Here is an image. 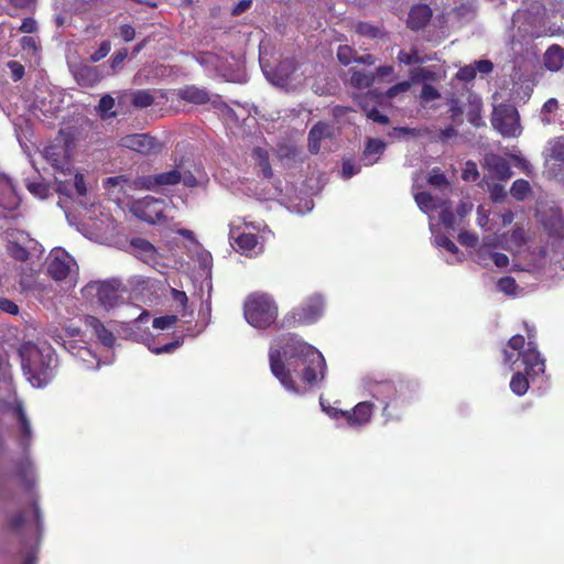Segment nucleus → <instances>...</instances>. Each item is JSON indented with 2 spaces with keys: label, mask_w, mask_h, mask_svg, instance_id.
<instances>
[{
  "label": "nucleus",
  "mask_w": 564,
  "mask_h": 564,
  "mask_svg": "<svg viewBox=\"0 0 564 564\" xmlns=\"http://www.w3.org/2000/svg\"><path fill=\"white\" fill-rule=\"evenodd\" d=\"M269 361L272 375L288 391L294 393L300 390L291 369L297 371L302 367L301 380L308 386L322 381L326 372L322 352L295 334H285L274 340L269 349Z\"/></svg>",
  "instance_id": "f257e3e1"
},
{
  "label": "nucleus",
  "mask_w": 564,
  "mask_h": 564,
  "mask_svg": "<svg viewBox=\"0 0 564 564\" xmlns=\"http://www.w3.org/2000/svg\"><path fill=\"white\" fill-rule=\"evenodd\" d=\"M427 183L436 188L449 186V182L447 181L445 174L440 171V169L432 170L429 175Z\"/></svg>",
  "instance_id": "79ce46f5"
},
{
  "label": "nucleus",
  "mask_w": 564,
  "mask_h": 564,
  "mask_svg": "<svg viewBox=\"0 0 564 564\" xmlns=\"http://www.w3.org/2000/svg\"><path fill=\"white\" fill-rule=\"evenodd\" d=\"M182 181V174L177 170L141 176L134 180L135 188L153 189L164 185H176Z\"/></svg>",
  "instance_id": "4468645a"
},
{
  "label": "nucleus",
  "mask_w": 564,
  "mask_h": 564,
  "mask_svg": "<svg viewBox=\"0 0 564 564\" xmlns=\"http://www.w3.org/2000/svg\"><path fill=\"white\" fill-rule=\"evenodd\" d=\"M35 0H0V4L10 15H15L18 11L31 8Z\"/></svg>",
  "instance_id": "c9c22d12"
},
{
  "label": "nucleus",
  "mask_w": 564,
  "mask_h": 564,
  "mask_svg": "<svg viewBox=\"0 0 564 564\" xmlns=\"http://www.w3.org/2000/svg\"><path fill=\"white\" fill-rule=\"evenodd\" d=\"M474 67L476 68V73L489 74L494 69V64L489 59H480L475 62Z\"/></svg>",
  "instance_id": "338daca9"
},
{
  "label": "nucleus",
  "mask_w": 564,
  "mask_h": 564,
  "mask_svg": "<svg viewBox=\"0 0 564 564\" xmlns=\"http://www.w3.org/2000/svg\"><path fill=\"white\" fill-rule=\"evenodd\" d=\"M448 113H449V118L454 121V122H458L460 123L462 122V115L464 113V110H463V107L460 106V102L458 99L456 98H452L449 100V109H448Z\"/></svg>",
  "instance_id": "3c124183"
},
{
  "label": "nucleus",
  "mask_w": 564,
  "mask_h": 564,
  "mask_svg": "<svg viewBox=\"0 0 564 564\" xmlns=\"http://www.w3.org/2000/svg\"><path fill=\"white\" fill-rule=\"evenodd\" d=\"M73 258L63 249H54L46 259L47 274L55 281H63L70 272Z\"/></svg>",
  "instance_id": "9b49d317"
},
{
  "label": "nucleus",
  "mask_w": 564,
  "mask_h": 564,
  "mask_svg": "<svg viewBox=\"0 0 564 564\" xmlns=\"http://www.w3.org/2000/svg\"><path fill=\"white\" fill-rule=\"evenodd\" d=\"M530 192V183L523 178L516 180L510 188L511 196L517 200H523Z\"/></svg>",
  "instance_id": "e433bc0d"
},
{
  "label": "nucleus",
  "mask_w": 564,
  "mask_h": 564,
  "mask_svg": "<svg viewBox=\"0 0 564 564\" xmlns=\"http://www.w3.org/2000/svg\"><path fill=\"white\" fill-rule=\"evenodd\" d=\"M69 72L77 83L83 88H93L97 86L104 78L102 66H95L84 62L68 64Z\"/></svg>",
  "instance_id": "9d476101"
},
{
  "label": "nucleus",
  "mask_w": 564,
  "mask_h": 564,
  "mask_svg": "<svg viewBox=\"0 0 564 564\" xmlns=\"http://www.w3.org/2000/svg\"><path fill=\"white\" fill-rule=\"evenodd\" d=\"M133 254L147 264L154 265L159 263L158 249L144 238H132L130 241Z\"/></svg>",
  "instance_id": "a211bd4d"
},
{
  "label": "nucleus",
  "mask_w": 564,
  "mask_h": 564,
  "mask_svg": "<svg viewBox=\"0 0 564 564\" xmlns=\"http://www.w3.org/2000/svg\"><path fill=\"white\" fill-rule=\"evenodd\" d=\"M15 413H17V417H18L21 434H22L21 443L23 446H26L32 436L31 425H30V422H29L26 414H25L24 410L22 409V406H18L15 410Z\"/></svg>",
  "instance_id": "473e14b6"
},
{
  "label": "nucleus",
  "mask_w": 564,
  "mask_h": 564,
  "mask_svg": "<svg viewBox=\"0 0 564 564\" xmlns=\"http://www.w3.org/2000/svg\"><path fill=\"white\" fill-rule=\"evenodd\" d=\"M350 78L349 84L356 89H366L375 83V74L364 69L351 67L348 70Z\"/></svg>",
  "instance_id": "393cba45"
},
{
  "label": "nucleus",
  "mask_w": 564,
  "mask_h": 564,
  "mask_svg": "<svg viewBox=\"0 0 564 564\" xmlns=\"http://www.w3.org/2000/svg\"><path fill=\"white\" fill-rule=\"evenodd\" d=\"M440 221L446 229H455L456 216L452 210V204L449 200L440 202Z\"/></svg>",
  "instance_id": "c756f323"
},
{
  "label": "nucleus",
  "mask_w": 564,
  "mask_h": 564,
  "mask_svg": "<svg viewBox=\"0 0 564 564\" xmlns=\"http://www.w3.org/2000/svg\"><path fill=\"white\" fill-rule=\"evenodd\" d=\"M524 327L528 335L527 347L524 348L525 339L522 335L512 336L508 340L507 347L502 349L503 364H516L513 352L509 351V349H511L519 352V360L521 365L524 366L527 375L531 377L543 375L545 372V360L538 350L535 329L529 326L528 323H524Z\"/></svg>",
  "instance_id": "f03ea898"
},
{
  "label": "nucleus",
  "mask_w": 564,
  "mask_h": 564,
  "mask_svg": "<svg viewBox=\"0 0 564 564\" xmlns=\"http://www.w3.org/2000/svg\"><path fill=\"white\" fill-rule=\"evenodd\" d=\"M278 314V304L268 293L254 292L245 300V318L254 328H269L275 323Z\"/></svg>",
  "instance_id": "7ed1b4c3"
},
{
  "label": "nucleus",
  "mask_w": 564,
  "mask_h": 564,
  "mask_svg": "<svg viewBox=\"0 0 564 564\" xmlns=\"http://www.w3.org/2000/svg\"><path fill=\"white\" fill-rule=\"evenodd\" d=\"M7 249L10 257L17 261L25 262L30 258L29 250L18 242H9Z\"/></svg>",
  "instance_id": "4c0bfd02"
},
{
  "label": "nucleus",
  "mask_w": 564,
  "mask_h": 564,
  "mask_svg": "<svg viewBox=\"0 0 564 564\" xmlns=\"http://www.w3.org/2000/svg\"><path fill=\"white\" fill-rule=\"evenodd\" d=\"M479 177V173L477 166L474 162L468 161L466 163V169L463 171V178L465 181H476Z\"/></svg>",
  "instance_id": "bf43d9fd"
},
{
  "label": "nucleus",
  "mask_w": 564,
  "mask_h": 564,
  "mask_svg": "<svg viewBox=\"0 0 564 564\" xmlns=\"http://www.w3.org/2000/svg\"><path fill=\"white\" fill-rule=\"evenodd\" d=\"M330 137V128L326 122L318 121L308 132V150L316 154L321 149V141Z\"/></svg>",
  "instance_id": "4be33fe9"
},
{
  "label": "nucleus",
  "mask_w": 564,
  "mask_h": 564,
  "mask_svg": "<svg viewBox=\"0 0 564 564\" xmlns=\"http://www.w3.org/2000/svg\"><path fill=\"white\" fill-rule=\"evenodd\" d=\"M458 241L463 246L474 247V246H476V243L478 241V237L476 235H474V234L468 232V231H462L458 235Z\"/></svg>",
  "instance_id": "052dcab7"
},
{
  "label": "nucleus",
  "mask_w": 564,
  "mask_h": 564,
  "mask_svg": "<svg viewBox=\"0 0 564 564\" xmlns=\"http://www.w3.org/2000/svg\"><path fill=\"white\" fill-rule=\"evenodd\" d=\"M545 228L549 230V234L553 237H562L563 236V221L561 217L551 218L549 221L544 223Z\"/></svg>",
  "instance_id": "37998d69"
},
{
  "label": "nucleus",
  "mask_w": 564,
  "mask_h": 564,
  "mask_svg": "<svg viewBox=\"0 0 564 564\" xmlns=\"http://www.w3.org/2000/svg\"><path fill=\"white\" fill-rule=\"evenodd\" d=\"M355 31L360 36H364V37H367L370 40L382 39L386 35L384 31L380 26L373 25L369 22H364V21H359L355 25Z\"/></svg>",
  "instance_id": "c85d7f7f"
},
{
  "label": "nucleus",
  "mask_w": 564,
  "mask_h": 564,
  "mask_svg": "<svg viewBox=\"0 0 564 564\" xmlns=\"http://www.w3.org/2000/svg\"><path fill=\"white\" fill-rule=\"evenodd\" d=\"M74 140L69 134L61 132L55 140L44 149V156L51 165L62 173L70 172V152Z\"/></svg>",
  "instance_id": "0eeeda50"
},
{
  "label": "nucleus",
  "mask_w": 564,
  "mask_h": 564,
  "mask_svg": "<svg viewBox=\"0 0 564 564\" xmlns=\"http://www.w3.org/2000/svg\"><path fill=\"white\" fill-rule=\"evenodd\" d=\"M436 242H437V245L440 247L446 249L448 252H451L453 254H456L459 251L457 246L454 243V241H452L446 236H438V237H436Z\"/></svg>",
  "instance_id": "4d7b16f0"
},
{
  "label": "nucleus",
  "mask_w": 564,
  "mask_h": 564,
  "mask_svg": "<svg viewBox=\"0 0 564 564\" xmlns=\"http://www.w3.org/2000/svg\"><path fill=\"white\" fill-rule=\"evenodd\" d=\"M319 403H321V406H322V410L332 419H344L345 420V411L346 410H340L336 406H333L330 404L326 405L325 404V401L323 398H321L319 400Z\"/></svg>",
  "instance_id": "864d4df0"
},
{
  "label": "nucleus",
  "mask_w": 564,
  "mask_h": 564,
  "mask_svg": "<svg viewBox=\"0 0 564 564\" xmlns=\"http://www.w3.org/2000/svg\"><path fill=\"white\" fill-rule=\"evenodd\" d=\"M381 95L375 90H369L366 95L359 97V106L365 112L366 117L376 123L387 126L390 120L389 117L381 113L376 107H369L368 100L380 98Z\"/></svg>",
  "instance_id": "aec40b11"
},
{
  "label": "nucleus",
  "mask_w": 564,
  "mask_h": 564,
  "mask_svg": "<svg viewBox=\"0 0 564 564\" xmlns=\"http://www.w3.org/2000/svg\"><path fill=\"white\" fill-rule=\"evenodd\" d=\"M20 205V197L15 192L12 180L6 175L0 176V206L8 210H14Z\"/></svg>",
  "instance_id": "6ab92c4d"
},
{
  "label": "nucleus",
  "mask_w": 564,
  "mask_h": 564,
  "mask_svg": "<svg viewBox=\"0 0 564 564\" xmlns=\"http://www.w3.org/2000/svg\"><path fill=\"white\" fill-rule=\"evenodd\" d=\"M111 50V44L109 41H102L99 47L90 55L89 59L93 63H97L105 58Z\"/></svg>",
  "instance_id": "09e8293b"
},
{
  "label": "nucleus",
  "mask_w": 564,
  "mask_h": 564,
  "mask_svg": "<svg viewBox=\"0 0 564 564\" xmlns=\"http://www.w3.org/2000/svg\"><path fill=\"white\" fill-rule=\"evenodd\" d=\"M119 145L141 155H158L162 152L164 144L149 133L127 134L119 140Z\"/></svg>",
  "instance_id": "1a4fd4ad"
},
{
  "label": "nucleus",
  "mask_w": 564,
  "mask_h": 564,
  "mask_svg": "<svg viewBox=\"0 0 564 564\" xmlns=\"http://www.w3.org/2000/svg\"><path fill=\"white\" fill-rule=\"evenodd\" d=\"M176 321L177 317L175 315L160 316L153 319L152 326L156 329H166L173 326Z\"/></svg>",
  "instance_id": "8fccbe9b"
},
{
  "label": "nucleus",
  "mask_w": 564,
  "mask_h": 564,
  "mask_svg": "<svg viewBox=\"0 0 564 564\" xmlns=\"http://www.w3.org/2000/svg\"><path fill=\"white\" fill-rule=\"evenodd\" d=\"M410 77L412 82L416 83L420 80H436L437 74L430 68L416 67L410 70Z\"/></svg>",
  "instance_id": "a19ab883"
},
{
  "label": "nucleus",
  "mask_w": 564,
  "mask_h": 564,
  "mask_svg": "<svg viewBox=\"0 0 564 564\" xmlns=\"http://www.w3.org/2000/svg\"><path fill=\"white\" fill-rule=\"evenodd\" d=\"M128 57V50L120 48L116 51L110 58V67L113 73L118 72L121 68L124 59Z\"/></svg>",
  "instance_id": "a18cd8bd"
},
{
  "label": "nucleus",
  "mask_w": 564,
  "mask_h": 564,
  "mask_svg": "<svg viewBox=\"0 0 564 564\" xmlns=\"http://www.w3.org/2000/svg\"><path fill=\"white\" fill-rule=\"evenodd\" d=\"M85 324L89 327L98 340L106 347H112L116 338L113 334L106 328V326L101 323V321L95 316H86Z\"/></svg>",
  "instance_id": "412c9836"
},
{
  "label": "nucleus",
  "mask_w": 564,
  "mask_h": 564,
  "mask_svg": "<svg viewBox=\"0 0 564 564\" xmlns=\"http://www.w3.org/2000/svg\"><path fill=\"white\" fill-rule=\"evenodd\" d=\"M325 301L321 294L306 297L299 306L289 311L280 321L278 328L289 329L317 322L324 313Z\"/></svg>",
  "instance_id": "20e7f679"
},
{
  "label": "nucleus",
  "mask_w": 564,
  "mask_h": 564,
  "mask_svg": "<svg viewBox=\"0 0 564 564\" xmlns=\"http://www.w3.org/2000/svg\"><path fill=\"white\" fill-rule=\"evenodd\" d=\"M124 291V285L116 279L91 281L83 289L85 296H96L97 302L107 310L122 303V293Z\"/></svg>",
  "instance_id": "39448f33"
},
{
  "label": "nucleus",
  "mask_w": 564,
  "mask_h": 564,
  "mask_svg": "<svg viewBox=\"0 0 564 564\" xmlns=\"http://www.w3.org/2000/svg\"><path fill=\"white\" fill-rule=\"evenodd\" d=\"M115 107V99L110 95H105L99 99L98 111L107 113Z\"/></svg>",
  "instance_id": "13d9d810"
},
{
  "label": "nucleus",
  "mask_w": 564,
  "mask_h": 564,
  "mask_svg": "<svg viewBox=\"0 0 564 564\" xmlns=\"http://www.w3.org/2000/svg\"><path fill=\"white\" fill-rule=\"evenodd\" d=\"M154 102V96L147 89L135 90L131 94V104L135 108H148Z\"/></svg>",
  "instance_id": "72a5a7b5"
},
{
  "label": "nucleus",
  "mask_w": 564,
  "mask_h": 564,
  "mask_svg": "<svg viewBox=\"0 0 564 564\" xmlns=\"http://www.w3.org/2000/svg\"><path fill=\"white\" fill-rule=\"evenodd\" d=\"M19 30L26 34L34 33L37 30V23L33 18H24Z\"/></svg>",
  "instance_id": "680f3d73"
},
{
  "label": "nucleus",
  "mask_w": 564,
  "mask_h": 564,
  "mask_svg": "<svg viewBox=\"0 0 564 564\" xmlns=\"http://www.w3.org/2000/svg\"><path fill=\"white\" fill-rule=\"evenodd\" d=\"M457 79L463 82H471L476 77V68L474 65H466L460 67L456 74Z\"/></svg>",
  "instance_id": "5fc2aeb1"
},
{
  "label": "nucleus",
  "mask_w": 564,
  "mask_h": 564,
  "mask_svg": "<svg viewBox=\"0 0 564 564\" xmlns=\"http://www.w3.org/2000/svg\"><path fill=\"white\" fill-rule=\"evenodd\" d=\"M120 36L124 42H131L135 36V30L130 24H123L119 29Z\"/></svg>",
  "instance_id": "774afa93"
},
{
  "label": "nucleus",
  "mask_w": 564,
  "mask_h": 564,
  "mask_svg": "<svg viewBox=\"0 0 564 564\" xmlns=\"http://www.w3.org/2000/svg\"><path fill=\"white\" fill-rule=\"evenodd\" d=\"M523 370L525 369L523 368ZM536 377H531L525 371H517L510 380L511 391L519 397L524 395L530 387V380L533 381Z\"/></svg>",
  "instance_id": "a878e982"
},
{
  "label": "nucleus",
  "mask_w": 564,
  "mask_h": 564,
  "mask_svg": "<svg viewBox=\"0 0 564 564\" xmlns=\"http://www.w3.org/2000/svg\"><path fill=\"white\" fill-rule=\"evenodd\" d=\"M489 257L498 268H506L509 264L508 256L502 252H491Z\"/></svg>",
  "instance_id": "69168bd1"
},
{
  "label": "nucleus",
  "mask_w": 564,
  "mask_h": 564,
  "mask_svg": "<svg viewBox=\"0 0 564 564\" xmlns=\"http://www.w3.org/2000/svg\"><path fill=\"white\" fill-rule=\"evenodd\" d=\"M55 358L52 354L43 355L36 351L25 365L24 370L30 375L33 386L41 388L46 386L55 376Z\"/></svg>",
  "instance_id": "6e6552de"
},
{
  "label": "nucleus",
  "mask_w": 564,
  "mask_h": 564,
  "mask_svg": "<svg viewBox=\"0 0 564 564\" xmlns=\"http://www.w3.org/2000/svg\"><path fill=\"white\" fill-rule=\"evenodd\" d=\"M178 97L191 104L205 105L210 100L209 93L205 88L186 86L180 90Z\"/></svg>",
  "instance_id": "b1692460"
},
{
  "label": "nucleus",
  "mask_w": 564,
  "mask_h": 564,
  "mask_svg": "<svg viewBox=\"0 0 564 564\" xmlns=\"http://www.w3.org/2000/svg\"><path fill=\"white\" fill-rule=\"evenodd\" d=\"M545 164L553 176L564 175V137L549 141L545 148Z\"/></svg>",
  "instance_id": "f8f14e48"
},
{
  "label": "nucleus",
  "mask_w": 564,
  "mask_h": 564,
  "mask_svg": "<svg viewBox=\"0 0 564 564\" xmlns=\"http://www.w3.org/2000/svg\"><path fill=\"white\" fill-rule=\"evenodd\" d=\"M468 121L476 128L484 126L480 105H471L467 112Z\"/></svg>",
  "instance_id": "c03bdc74"
},
{
  "label": "nucleus",
  "mask_w": 564,
  "mask_h": 564,
  "mask_svg": "<svg viewBox=\"0 0 564 564\" xmlns=\"http://www.w3.org/2000/svg\"><path fill=\"white\" fill-rule=\"evenodd\" d=\"M375 404L370 401L357 403L351 410L345 411V421L352 429H360L370 423Z\"/></svg>",
  "instance_id": "2eb2a0df"
},
{
  "label": "nucleus",
  "mask_w": 564,
  "mask_h": 564,
  "mask_svg": "<svg viewBox=\"0 0 564 564\" xmlns=\"http://www.w3.org/2000/svg\"><path fill=\"white\" fill-rule=\"evenodd\" d=\"M497 288L507 295H516L519 289L514 278L509 275L500 278L497 282Z\"/></svg>",
  "instance_id": "ea45409f"
},
{
  "label": "nucleus",
  "mask_w": 564,
  "mask_h": 564,
  "mask_svg": "<svg viewBox=\"0 0 564 564\" xmlns=\"http://www.w3.org/2000/svg\"><path fill=\"white\" fill-rule=\"evenodd\" d=\"M386 149V143L379 139H369L366 143L364 151V160H367V164H373L377 159L371 160L372 155H381Z\"/></svg>",
  "instance_id": "7c9ffc66"
},
{
  "label": "nucleus",
  "mask_w": 564,
  "mask_h": 564,
  "mask_svg": "<svg viewBox=\"0 0 564 564\" xmlns=\"http://www.w3.org/2000/svg\"><path fill=\"white\" fill-rule=\"evenodd\" d=\"M397 59L400 64H403L406 66L414 65V64H423L426 61L425 57H422L419 54V51L415 46H412L409 52H406L404 50L399 51V53L397 55Z\"/></svg>",
  "instance_id": "f704fd0d"
},
{
  "label": "nucleus",
  "mask_w": 564,
  "mask_h": 564,
  "mask_svg": "<svg viewBox=\"0 0 564 564\" xmlns=\"http://www.w3.org/2000/svg\"><path fill=\"white\" fill-rule=\"evenodd\" d=\"M235 243L242 254H250L259 243L258 236L251 232H241Z\"/></svg>",
  "instance_id": "cd10ccee"
},
{
  "label": "nucleus",
  "mask_w": 564,
  "mask_h": 564,
  "mask_svg": "<svg viewBox=\"0 0 564 564\" xmlns=\"http://www.w3.org/2000/svg\"><path fill=\"white\" fill-rule=\"evenodd\" d=\"M491 124L503 138H517L522 131L519 111L511 104L495 106Z\"/></svg>",
  "instance_id": "423d86ee"
},
{
  "label": "nucleus",
  "mask_w": 564,
  "mask_h": 564,
  "mask_svg": "<svg viewBox=\"0 0 564 564\" xmlns=\"http://www.w3.org/2000/svg\"><path fill=\"white\" fill-rule=\"evenodd\" d=\"M564 48L557 44L551 45L543 56V64L546 69L557 72L563 66Z\"/></svg>",
  "instance_id": "5701e85b"
},
{
  "label": "nucleus",
  "mask_w": 564,
  "mask_h": 564,
  "mask_svg": "<svg viewBox=\"0 0 564 564\" xmlns=\"http://www.w3.org/2000/svg\"><path fill=\"white\" fill-rule=\"evenodd\" d=\"M433 11L425 3L413 4L408 13L406 26L412 31L424 29L431 21Z\"/></svg>",
  "instance_id": "f3484780"
},
{
  "label": "nucleus",
  "mask_w": 564,
  "mask_h": 564,
  "mask_svg": "<svg viewBox=\"0 0 564 564\" xmlns=\"http://www.w3.org/2000/svg\"><path fill=\"white\" fill-rule=\"evenodd\" d=\"M403 384L400 386V389L397 388L395 383L392 380H382L375 382L370 386V391L372 395L377 400H381L383 402L382 415L389 420L392 417L389 412V406L391 401L397 400L399 398V393L402 391Z\"/></svg>",
  "instance_id": "ddd939ff"
},
{
  "label": "nucleus",
  "mask_w": 564,
  "mask_h": 564,
  "mask_svg": "<svg viewBox=\"0 0 564 564\" xmlns=\"http://www.w3.org/2000/svg\"><path fill=\"white\" fill-rule=\"evenodd\" d=\"M411 88V83L408 82V80H404V82H401V83H398L393 86H391L386 93H384V97L387 99H393L394 97H397L399 94H402V93H406L409 89Z\"/></svg>",
  "instance_id": "49530a36"
},
{
  "label": "nucleus",
  "mask_w": 564,
  "mask_h": 564,
  "mask_svg": "<svg viewBox=\"0 0 564 564\" xmlns=\"http://www.w3.org/2000/svg\"><path fill=\"white\" fill-rule=\"evenodd\" d=\"M507 196L505 187L500 184H495L490 188V197L494 202H502Z\"/></svg>",
  "instance_id": "e2e57ef3"
},
{
  "label": "nucleus",
  "mask_w": 564,
  "mask_h": 564,
  "mask_svg": "<svg viewBox=\"0 0 564 564\" xmlns=\"http://www.w3.org/2000/svg\"><path fill=\"white\" fill-rule=\"evenodd\" d=\"M420 97L423 101L430 102L438 99L441 97V94L434 86L430 84H424Z\"/></svg>",
  "instance_id": "de8ad7c7"
},
{
  "label": "nucleus",
  "mask_w": 564,
  "mask_h": 564,
  "mask_svg": "<svg viewBox=\"0 0 564 564\" xmlns=\"http://www.w3.org/2000/svg\"><path fill=\"white\" fill-rule=\"evenodd\" d=\"M357 52L349 45H339L337 48V58L340 64L347 66L352 62H356Z\"/></svg>",
  "instance_id": "58836bf2"
},
{
  "label": "nucleus",
  "mask_w": 564,
  "mask_h": 564,
  "mask_svg": "<svg viewBox=\"0 0 564 564\" xmlns=\"http://www.w3.org/2000/svg\"><path fill=\"white\" fill-rule=\"evenodd\" d=\"M162 202L153 197L139 200L133 206L134 214L149 224H155L164 218Z\"/></svg>",
  "instance_id": "dca6fc26"
},
{
  "label": "nucleus",
  "mask_w": 564,
  "mask_h": 564,
  "mask_svg": "<svg viewBox=\"0 0 564 564\" xmlns=\"http://www.w3.org/2000/svg\"><path fill=\"white\" fill-rule=\"evenodd\" d=\"M252 158L256 160V165L259 167L264 178H271L273 175L272 167L269 161V153L263 148L257 147L252 150Z\"/></svg>",
  "instance_id": "bb28decb"
},
{
  "label": "nucleus",
  "mask_w": 564,
  "mask_h": 564,
  "mask_svg": "<svg viewBox=\"0 0 564 564\" xmlns=\"http://www.w3.org/2000/svg\"><path fill=\"white\" fill-rule=\"evenodd\" d=\"M0 311L11 315H18L19 306L7 297H0Z\"/></svg>",
  "instance_id": "6e6d98bb"
},
{
  "label": "nucleus",
  "mask_w": 564,
  "mask_h": 564,
  "mask_svg": "<svg viewBox=\"0 0 564 564\" xmlns=\"http://www.w3.org/2000/svg\"><path fill=\"white\" fill-rule=\"evenodd\" d=\"M74 186L79 196H85L87 194V187L85 183V177L80 173H76L74 177Z\"/></svg>",
  "instance_id": "0e129e2a"
},
{
  "label": "nucleus",
  "mask_w": 564,
  "mask_h": 564,
  "mask_svg": "<svg viewBox=\"0 0 564 564\" xmlns=\"http://www.w3.org/2000/svg\"><path fill=\"white\" fill-rule=\"evenodd\" d=\"M7 66L10 69L11 78L14 82H18L23 78L25 69H24V66L20 62L9 61Z\"/></svg>",
  "instance_id": "603ef678"
},
{
  "label": "nucleus",
  "mask_w": 564,
  "mask_h": 564,
  "mask_svg": "<svg viewBox=\"0 0 564 564\" xmlns=\"http://www.w3.org/2000/svg\"><path fill=\"white\" fill-rule=\"evenodd\" d=\"M414 199L423 212L437 210L440 203L429 192H419L415 194Z\"/></svg>",
  "instance_id": "2f4dec72"
}]
</instances>
